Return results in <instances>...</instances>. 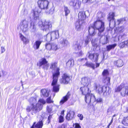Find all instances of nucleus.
<instances>
[{"instance_id":"nucleus-40","label":"nucleus","mask_w":128,"mask_h":128,"mask_svg":"<svg viewBox=\"0 0 128 128\" xmlns=\"http://www.w3.org/2000/svg\"><path fill=\"white\" fill-rule=\"evenodd\" d=\"M46 102L48 104L53 103L54 101L51 99V97L50 96L46 98Z\"/></svg>"},{"instance_id":"nucleus-22","label":"nucleus","mask_w":128,"mask_h":128,"mask_svg":"<svg viewBox=\"0 0 128 128\" xmlns=\"http://www.w3.org/2000/svg\"><path fill=\"white\" fill-rule=\"evenodd\" d=\"M41 93L44 97L46 98L49 96V92L45 88L42 89L41 90Z\"/></svg>"},{"instance_id":"nucleus-38","label":"nucleus","mask_w":128,"mask_h":128,"mask_svg":"<svg viewBox=\"0 0 128 128\" xmlns=\"http://www.w3.org/2000/svg\"><path fill=\"white\" fill-rule=\"evenodd\" d=\"M92 43L93 46L97 48L98 46L96 42V40L95 39L92 41Z\"/></svg>"},{"instance_id":"nucleus-21","label":"nucleus","mask_w":128,"mask_h":128,"mask_svg":"<svg viewBox=\"0 0 128 128\" xmlns=\"http://www.w3.org/2000/svg\"><path fill=\"white\" fill-rule=\"evenodd\" d=\"M114 66L120 68L124 65V63L122 60L119 59L117 60L114 61Z\"/></svg>"},{"instance_id":"nucleus-37","label":"nucleus","mask_w":128,"mask_h":128,"mask_svg":"<svg viewBox=\"0 0 128 128\" xmlns=\"http://www.w3.org/2000/svg\"><path fill=\"white\" fill-rule=\"evenodd\" d=\"M126 20V19L125 18H121L120 19L117 20L118 24H120L122 22H123L125 21Z\"/></svg>"},{"instance_id":"nucleus-6","label":"nucleus","mask_w":128,"mask_h":128,"mask_svg":"<svg viewBox=\"0 0 128 128\" xmlns=\"http://www.w3.org/2000/svg\"><path fill=\"white\" fill-rule=\"evenodd\" d=\"M94 89L96 92L99 94H101L103 93V95L104 96H107L111 92V90L109 89L108 91L107 92L106 86H102L100 84L95 83L94 86Z\"/></svg>"},{"instance_id":"nucleus-41","label":"nucleus","mask_w":128,"mask_h":128,"mask_svg":"<svg viewBox=\"0 0 128 128\" xmlns=\"http://www.w3.org/2000/svg\"><path fill=\"white\" fill-rule=\"evenodd\" d=\"M58 122L61 123L63 122L64 120V116L60 115L58 117Z\"/></svg>"},{"instance_id":"nucleus-9","label":"nucleus","mask_w":128,"mask_h":128,"mask_svg":"<svg viewBox=\"0 0 128 128\" xmlns=\"http://www.w3.org/2000/svg\"><path fill=\"white\" fill-rule=\"evenodd\" d=\"M49 2L47 0H39L38 2V7L42 10H46L48 8Z\"/></svg>"},{"instance_id":"nucleus-47","label":"nucleus","mask_w":128,"mask_h":128,"mask_svg":"<svg viewBox=\"0 0 128 128\" xmlns=\"http://www.w3.org/2000/svg\"><path fill=\"white\" fill-rule=\"evenodd\" d=\"M58 128H67V126L66 124H63L60 126Z\"/></svg>"},{"instance_id":"nucleus-25","label":"nucleus","mask_w":128,"mask_h":128,"mask_svg":"<svg viewBox=\"0 0 128 128\" xmlns=\"http://www.w3.org/2000/svg\"><path fill=\"white\" fill-rule=\"evenodd\" d=\"M81 82L82 84L84 86H88V79L86 77L82 78L81 79Z\"/></svg>"},{"instance_id":"nucleus-49","label":"nucleus","mask_w":128,"mask_h":128,"mask_svg":"<svg viewBox=\"0 0 128 128\" xmlns=\"http://www.w3.org/2000/svg\"><path fill=\"white\" fill-rule=\"evenodd\" d=\"M92 0H82V2L83 3L85 4L88 2H91Z\"/></svg>"},{"instance_id":"nucleus-52","label":"nucleus","mask_w":128,"mask_h":128,"mask_svg":"<svg viewBox=\"0 0 128 128\" xmlns=\"http://www.w3.org/2000/svg\"><path fill=\"white\" fill-rule=\"evenodd\" d=\"M1 48V53H3L5 50L4 47L2 46Z\"/></svg>"},{"instance_id":"nucleus-19","label":"nucleus","mask_w":128,"mask_h":128,"mask_svg":"<svg viewBox=\"0 0 128 128\" xmlns=\"http://www.w3.org/2000/svg\"><path fill=\"white\" fill-rule=\"evenodd\" d=\"M36 122H34L31 127L30 128H42L43 126V123L42 120H40L35 125Z\"/></svg>"},{"instance_id":"nucleus-57","label":"nucleus","mask_w":128,"mask_h":128,"mask_svg":"<svg viewBox=\"0 0 128 128\" xmlns=\"http://www.w3.org/2000/svg\"><path fill=\"white\" fill-rule=\"evenodd\" d=\"M113 118H112V120L110 121V122L109 123V124L110 125H111L112 124V122H113Z\"/></svg>"},{"instance_id":"nucleus-13","label":"nucleus","mask_w":128,"mask_h":128,"mask_svg":"<svg viewBox=\"0 0 128 128\" xmlns=\"http://www.w3.org/2000/svg\"><path fill=\"white\" fill-rule=\"evenodd\" d=\"M88 57L92 61L94 60L95 62H97L98 60L99 54L98 53H90V52H88Z\"/></svg>"},{"instance_id":"nucleus-30","label":"nucleus","mask_w":128,"mask_h":128,"mask_svg":"<svg viewBox=\"0 0 128 128\" xmlns=\"http://www.w3.org/2000/svg\"><path fill=\"white\" fill-rule=\"evenodd\" d=\"M116 45L117 44H113L109 45L106 46V50L107 51H109L111 49L114 48Z\"/></svg>"},{"instance_id":"nucleus-56","label":"nucleus","mask_w":128,"mask_h":128,"mask_svg":"<svg viewBox=\"0 0 128 128\" xmlns=\"http://www.w3.org/2000/svg\"><path fill=\"white\" fill-rule=\"evenodd\" d=\"M64 110H63L61 111L60 113L61 114L60 115H62V116H64Z\"/></svg>"},{"instance_id":"nucleus-62","label":"nucleus","mask_w":128,"mask_h":128,"mask_svg":"<svg viewBox=\"0 0 128 128\" xmlns=\"http://www.w3.org/2000/svg\"><path fill=\"white\" fill-rule=\"evenodd\" d=\"M110 124H108V125L107 126V127H108V128H109L110 126Z\"/></svg>"},{"instance_id":"nucleus-2","label":"nucleus","mask_w":128,"mask_h":128,"mask_svg":"<svg viewBox=\"0 0 128 128\" xmlns=\"http://www.w3.org/2000/svg\"><path fill=\"white\" fill-rule=\"evenodd\" d=\"M60 69L59 68H56L52 73V81L51 86H53L52 90L54 92H58L59 90L60 85L58 84V78L60 74Z\"/></svg>"},{"instance_id":"nucleus-27","label":"nucleus","mask_w":128,"mask_h":128,"mask_svg":"<svg viewBox=\"0 0 128 128\" xmlns=\"http://www.w3.org/2000/svg\"><path fill=\"white\" fill-rule=\"evenodd\" d=\"M121 123L124 126H128V116H124L123 118Z\"/></svg>"},{"instance_id":"nucleus-36","label":"nucleus","mask_w":128,"mask_h":128,"mask_svg":"<svg viewBox=\"0 0 128 128\" xmlns=\"http://www.w3.org/2000/svg\"><path fill=\"white\" fill-rule=\"evenodd\" d=\"M51 47L52 48H51V50L54 51H56L58 49L57 45L53 43H52Z\"/></svg>"},{"instance_id":"nucleus-44","label":"nucleus","mask_w":128,"mask_h":128,"mask_svg":"<svg viewBox=\"0 0 128 128\" xmlns=\"http://www.w3.org/2000/svg\"><path fill=\"white\" fill-rule=\"evenodd\" d=\"M38 102H40V103L42 104H44L46 103L45 101L42 98L38 100Z\"/></svg>"},{"instance_id":"nucleus-15","label":"nucleus","mask_w":128,"mask_h":128,"mask_svg":"<svg viewBox=\"0 0 128 128\" xmlns=\"http://www.w3.org/2000/svg\"><path fill=\"white\" fill-rule=\"evenodd\" d=\"M71 94L69 92H68L63 97L60 101L59 103L60 105H62L66 102L70 98Z\"/></svg>"},{"instance_id":"nucleus-42","label":"nucleus","mask_w":128,"mask_h":128,"mask_svg":"<svg viewBox=\"0 0 128 128\" xmlns=\"http://www.w3.org/2000/svg\"><path fill=\"white\" fill-rule=\"evenodd\" d=\"M86 38L84 41V44L85 46H86L89 42V38L88 36L86 37Z\"/></svg>"},{"instance_id":"nucleus-53","label":"nucleus","mask_w":128,"mask_h":128,"mask_svg":"<svg viewBox=\"0 0 128 128\" xmlns=\"http://www.w3.org/2000/svg\"><path fill=\"white\" fill-rule=\"evenodd\" d=\"M116 128H128L127 127L124 126L120 125L118 126Z\"/></svg>"},{"instance_id":"nucleus-43","label":"nucleus","mask_w":128,"mask_h":128,"mask_svg":"<svg viewBox=\"0 0 128 128\" xmlns=\"http://www.w3.org/2000/svg\"><path fill=\"white\" fill-rule=\"evenodd\" d=\"M52 115H50L48 117L47 120V122H46V124H48L50 123V122L51 119L52 118Z\"/></svg>"},{"instance_id":"nucleus-20","label":"nucleus","mask_w":128,"mask_h":128,"mask_svg":"<svg viewBox=\"0 0 128 128\" xmlns=\"http://www.w3.org/2000/svg\"><path fill=\"white\" fill-rule=\"evenodd\" d=\"M115 16V13L114 12H110L107 17V19L110 23L111 22L115 20L114 17Z\"/></svg>"},{"instance_id":"nucleus-35","label":"nucleus","mask_w":128,"mask_h":128,"mask_svg":"<svg viewBox=\"0 0 128 128\" xmlns=\"http://www.w3.org/2000/svg\"><path fill=\"white\" fill-rule=\"evenodd\" d=\"M60 43L64 46H66L69 44L68 41L65 39H63L60 42Z\"/></svg>"},{"instance_id":"nucleus-5","label":"nucleus","mask_w":128,"mask_h":128,"mask_svg":"<svg viewBox=\"0 0 128 128\" xmlns=\"http://www.w3.org/2000/svg\"><path fill=\"white\" fill-rule=\"evenodd\" d=\"M124 83H121L119 85L115 88L114 92H120V95L122 97L128 96V86H126Z\"/></svg>"},{"instance_id":"nucleus-51","label":"nucleus","mask_w":128,"mask_h":128,"mask_svg":"<svg viewBox=\"0 0 128 128\" xmlns=\"http://www.w3.org/2000/svg\"><path fill=\"white\" fill-rule=\"evenodd\" d=\"M75 128H81V126L78 123H76L75 124Z\"/></svg>"},{"instance_id":"nucleus-4","label":"nucleus","mask_w":128,"mask_h":128,"mask_svg":"<svg viewBox=\"0 0 128 128\" xmlns=\"http://www.w3.org/2000/svg\"><path fill=\"white\" fill-rule=\"evenodd\" d=\"M78 20L76 23L75 27L77 28V30H78L81 28L82 24L84 22V21L86 18V16L85 11H80L78 14Z\"/></svg>"},{"instance_id":"nucleus-55","label":"nucleus","mask_w":128,"mask_h":128,"mask_svg":"<svg viewBox=\"0 0 128 128\" xmlns=\"http://www.w3.org/2000/svg\"><path fill=\"white\" fill-rule=\"evenodd\" d=\"M100 63H97V62L96 63V67H95V68H97L98 67L100 66Z\"/></svg>"},{"instance_id":"nucleus-58","label":"nucleus","mask_w":128,"mask_h":128,"mask_svg":"<svg viewBox=\"0 0 128 128\" xmlns=\"http://www.w3.org/2000/svg\"><path fill=\"white\" fill-rule=\"evenodd\" d=\"M126 112L128 113V105L126 108Z\"/></svg>"},{"instance_id":"nucleus-39","label":"nucleus","mask_w":128,"mask_h":128,"mask_svg":"<svg viewBox=\"0 0 128 128\" xmlns=\"http://www.w3.org/2000/svg\"><path fill=\"white\" fill-rule=\"evenodd\" d=\"M109 74L108 71L107 69H104L102 72V75L104 76H107Z\"/></svg>"},{"instance_id":"nucleus-7","label":"nucleus","mask_w":128,"mask_h":128,"mask_svg":"<svg viewBox=\"0 0 128 128\" xmlns=\"http://www.w3.org/2000/svg\"><path fill=\"white\" fill-rule=\"evenodd\" d=\"M30 106L27 107L26 110L27 112H29L31 111L33 113H36L41 110L43 106L41 104L38 103L36 104L34 103H31Z\"/></svg>"},{"instance_id":"nucleus-54","label":"nucleus","mask_w":128,"mask_h":128,"mask_svg":"<svg viewBox=\"0 0 128 128\" xmlns=\"http://www.w3.org/2000/svg\"><path fill=\"white\" fill-rule=\"evenodd\" d=\"M34 22H31L30 23V26L31 27L32 26L33 27V28H34Z\"/></svg>"},{"instance_id":"nucleus-63","label":"nucleus","mask_w":128,"mask_h":128,"mask_svg":"<svg viewBox=\"0 0 128 128\" xmlns=\"http://www.w3.org/2000/svg\"><path fill=\"white\" fill-rule=\"evenodd\" d=\"M116 114H114L113 116L112 117H114L115 116H116Z\"/></svg>"},{"instance_id":"nucleus-24","label":"nucleus","mask_w":128,"mask_h":128,"mask_svg":"<svg viewBox=\"0 0 128 128\" xmlns=\"http://www.w3.org/2000/svg\"><path fill=\"white\" fill-rule=\"evenodd\" d=\"M42 42L40 40H37L34 43L33 46V48L35 50L38 49Z\"/></svg>"},{"instance_id":"nucleus-26","label":"nucleus","mask_w":128,"mask_h":128,"mask_svg":"<svg viewBox=\"0 0 128 128\" xmlns=\"http://www.w3.org/2000/svg\"><path fill=\"white\" fill-rule=\"evenodd\" d=\"M110 78L109 77L106 76L103 80V82L107 86H110Z\"/></svg>"},{"instance_id":"nucleus-45","label":"nucleus","mask_w":128,"mask_h":128,"mask_svg":"<svg viewBox=\"0 0 128 128\" xmlns=\"http://www.w3.org/2000/svg\"><path fill=\"white\" fill-rule=\"evenodd\" d=\"M46 111L48 113H50L52 112V109L50 108L49 106H47L46 108Z\"/></svg>"},{"instance_id":"nucleus-14","label":"nucleus","mask_w":128,"mask_h":128,"mask_svg":"<svg viewBox=\"0 0 128 128\" xmlns=\"http://www.w3.org/2000/svg\"><path fill=\"white\" fill-rule=\"evenodd\" d=\"M41 60L42 61L39 62L38 64H37V65H38L40 67L43 65H45V66L43 67V68L46 69V70H48L49 64L48 63V61L46 60L45 58H42Z\"/></svg>"},{"instance_id":"nucleus-50","label":"nucleus","mask_w":128,"mask_h":128,"mask_svg":"<svg viewBox=\"0 0 128 128\" xmlns=\"http://www.w3.org/2000/svg\"><path fill=\"white\" fill-rule=\"evenodd\" d=\"M102 99L101 98H98L96 100L97 102H102Z\"/></svg>"},{"instance_id":"nucleus-16","label":"nucleus","mask_w":128,"mask_h":128,"mask_svg":"<svg viewBox=\"0 0 128 128\" xmlns=\"http://www.w3.org/2000/svg\"><path fill=\"white\" fill-rule=\"evenodd\" d=\"M20 24L22 31L24 32L28 30V23L27 21L23 20L21 22Z\"/></svg>"},{"instance_id":"nucleus-32","label":"nucleus","mask_w":128,"mask_h":128,"mask_svg":"<svg viewBox=\"0 0 128 128\" xmlns=\"http://www.w3.org/2000/svg\"><path fill=\"white\" fill-rule=\"evenodd\" d=\"M124 30V27L123 26H121L116 28V30H117V32L118 33L120 34L123 32Z\"/></svg>"},{"instance_id":"nucleus-48","label":"nucleus","mask_w":128,"mask_h":128,"mask_svg":"<svg viewBox=\"0 0 128 128\" xmlns=\"http://www.w3.org/2000/svg\"><path fill=\"white\" fill-rule=\"evenodd\" d=\"M78 116L79 118L80 119V120H82L83 119V116L82 114H78Z\"/></svg>"},{"instance_id":"nucleus-29","label":"nucleus","mask_w":128,"mask_h":128,"mask_svg":"<svg viewBox=\"0 0 128 128\" xmlns=\"http://www.w3.org/2000/svg\"><path fill=\"white\" fill-rule=\"evenodd\" d=\"M83 66L91 68L94 70L95 68L94 64L92 62L90 63L88 61L86 62L85 64L83 65Z\"/></svg>"},{"instance_id":"nucleus-11","label":"nucleus","mask_w":128,"mask_h":128,"mask_svg":"<svg viewBox=\"0 0 128 128\" xmlns=\"http://www.w3.org/2000/svg\"><path fill=\"white\" fill-rule=\"evenodd\" d=\"M59 37L58 32V30H55L51 32L50 35H47L46 40L47 41H50L52 39H58Z\"/></svg>"},{"instance_id":"nucleus-31","label":"nucleus","mask_w":128,"mask_h":128,"mask_svg":"<svg viewBox=\"0 0 128 128\" xmlns=\"http://www.w3.org/2000/svg\"><path fill=\"white\" fill-rule=\"evenodd\" d=\"M57 64L58 62H52L51 63V65L50 66V69H52V70H54V68H56V69L54 70V72H52V73L54 72L55 70L56 69V68H57Z\"/></svg>"},{"instance_id":"nucleus-64","label":"nucleus","mask_w":128,"mask_h":128,"mask_svg":"<svg viewBox=\"0 0 128 128\" xmlns=\"http://www.w3.org/2000/svg\"><path fill=\"white\" fill-rule=\"evenodd\" d=\"M1 72L3 74V76H4V73L3 72V71H2Z\"/></svg>"},{"instance_id":"nucleus-34","label":"nucleus","mask_w":128,"mask_h":128,"mask_svg":"<svg viewBox=\"0 0 128 128\" xmlns=\"http://www.w3.org/2000/svg\"><path fill=\"white\" fill-rule=\"evenodd\" d=\"M53 43L48 42L46 44V49L48 50H51L52 46Z\"/></svg>"},{"instance_id":"nucleus-60","label":"nucleus","mask_w":128,"mask_h":128,"mask_svg":"<svg viewBox=\"0 0 128 128\" xmlns=\"http://www.w3.org/2000/svg\"><path fill=\"white\" fill-rule=\"evenodd\" d=\"M126 35L125 34H124L122 36H121V37H123L124 36H126Z\"/></svg>"},{"instance_id":"nucleus-3","label":"nucleus","mask_w":128,"mask_h":128,"mask_svg":"<svg viewBox=\"0 0 128 128\" xmlns=\"http://www.w3.org/2000/svg\"><path fill=\"white\" fill-rule=\"evenodd\" d=\"M89 88L86 86H84L80 88L82 94L85 95L84 100L88 104L90 103L91 99L94 100L96 99L94 94L90 93L91 91L90 90L89 91Z\"/></svg>"},{"instance_id":"nucleus-18","label":"nucleus","mask_w":128,"mask_h":128,"mask_svg":"<svg viewBox=\"0 0 128 128\" xmlns=\"http://www.w3.org/2000/svg\"><path fill=\"white\" fill-rule=\"evenodd\" d=\"M41 12L40 10L38 8H36L34 10H33V19L36 20H38L39 18V14Z\"/></svg>"},{"instance_id":"nucleus-59","label":"nucleus","mask_w":128,"mask_h":128,"mask_svg":"<svg viewBox=\"0 0 128 128\" xmlns=\"http://www.w3.org/2000/svg\"><path fill=\"white\" fill-rule=\"evenodd\" d=\"M79 54H80V55H82L83 54V53L81 51L80 52H79Z\"/></svg>"},{"instance_id":"nucleus-46","label":"nucleus","mask_w":128,"mask_h":128,"mask_svg":"<svg viewBox=\"0 0 128 128\" xmlns=\"http://www.w3.org/2000/svg\"><path fill=\"white\" fill-rule=\"evenodd\" d=\"M72 65V60H69L66 63V66H67L70 67Z\"/></svg>"},{"instance_id":"nucleus-1","label":"nucleus","mask_w":128,"mask_h":128,"mask_svg":"<svg viewBox=\"0 0 128 128\" xmlns=\"http://www.w3.org/2000/svg\"><path fill=\"white\" fill-rule=\"evenodd\" d=\"M104 23L102 20H100L99 17L97 19L94 21L92 26L88 27V32L89 35L91 36H94L96 34L95 30L98 31V35L101 36V33L104 30Z\"/></svg>"},{"instance_id":"nucleus-12","label":"nucleus","mask_w":128,"mask_h":128,"mask_svg":"<svg viewBox=\"0 0 128 128\" xmlns=\"http://www.w3.org/2000/svg\"><path fill=\"white\" fill-rule=\"evenodd\" d=\"M81 4V2L80 0H72L69 3L70 6L72 7L75 10L80 8Z\"/></svg>"},{"instance_id":"nucleus-28","label":"nucleus","mask_w":128,"mask_h":128,"mask_svg":"<svg viewBox=\"0 0 128 128\" xmlns=\"http://www.w3.org/2000/svg\"><path fill=\"white\" fill-rule=\"evenodd\" d=\"M20 37L21 40L23 42L24 44H26L29 42V40L28 39L22 35L21 33H20Z\"/></svg>"},{"instance_id":"nucleus-8","label":"nucleus","mask_w":128,"mask_h":128,"mask_svg":"<svg viewBox=\"0 0 128 128\" xmlns=\"http://www.w3.org/2000/svg\"><path fill=\"white\" fill-rule=\"evenodd\" d=\"M72 77L66 73H64L62 76V78L60 79V82L61 84H69L72 80Z\"/></svg>"},{"instance_id":"nucleus-33","label":"nucleus","mask_w":128,"mask_h":128,"mask_svg":"<svg viewBox=\"0 0 128 128\" xmlns=\"http://www.w3.org/2000/svg\"><path fill=\"white\" fill-rule=\"evenodd\" d=\"M64 10L65 12V15L66 16H67L70 13V11L68 7L65 6H64Z\"/></svg>"},{"instance_id":"nucleus-17","label":"nucleus","mask_w":128,"mask_h":128,"mask_svg":"<svg viewBox=\"0 0 128 128\" xmlns=\"http://www.w3.org/2000/svg\"><path fill=\"white\" fill-rule=\"evenodd\" d=\"M74 112L72 110H70L66 114V119L68 121L74 118Z\"/></svg>"},{"instance_id":"nucleus-61","label":"nucleus","mask_w":128,"mask_h":128,"mask_svg":"<svg viewBox=\"0 0 128 128\" xmlns=\"http://www.w3.org/2000/svg\"><path fill=\"white\" fill-rule=\"evenodd\" d=\"M108 40V38L107 36H106V40L107 41Z\"/></svg>"},{"instance_id":"nucleus-10","label":"nucleus","mask_w":128,"mask_h":128,"mask_svg":"<svg viewBox=\"0 0 128 128\" xmlns=\"http://www.w3.org/2000/svg\"><path fill=\"white\" fill-rule=\"evenodd\" d=\"M39 26L42 30L45 31L50 30L52 27L51 23L46 21L42 22V24L39 25Z\"/></svg>"},{"instance_id":"nucleus-23","label":"nucleus","mask_w":128,"mask_h":128,"mask_svg":"<svg viewBox=\"0 0 128 128\" xmlns=\"http://www.w3.org/2000/svg\"><path fill=\"white\" fill-rule=\"evenodd\" d=\"M118 46L120 48H123L125 46L128 48V39L120 42L118 44Z\"/></svg>"}]
</instances>
